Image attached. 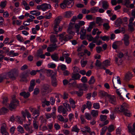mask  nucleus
<instances>
[{
  "instance_id": "b1692460",
  "label": "nucleus",
  "mask_w": 135,
  "mask_h": 135,
  "mask_svg": "<svg viewBox=\"0 0 135 135\" xmlns=\"http://www.w3.org/2000/svg\"><path fill=\"white\" fill-rule=\"evenodd\" d=\"M115 61L116 63L118 65H119L122 64L123 61L122 59L119 58L115 57Z\"/></svg>"
},
{
  "instance_id": "58836bf2",
  "label": "nucleus",
  "mask_w": 135,
  "mask_h": 135,
  "mask_svg": "<svg viewBox=\"0 0 135 135\" xmlns=\"http://www.w3.org/2000/svg\"><path fill=\"white\" fill-rule=\"evenodd\" d=\"M126 116L130 117L131 116V114L129 110H124L122 112Z\"/></svg>"
},
{
  "instance_id": "f704fd0d",
  "label": "nucleus",
  "mask_w": 135,
  "mask_h": 135,
  "mask_svg": "<svg viewBox=\"0 0 135 135\" xmlns=\"http://www.w3.org/2000/svg\"><path fill=\"white\" fill-rule=\"evenodd\" d=\"M69 102L70 105L74 109L75 108V102L73 99L71 98L69 99Z\"/></svg>"
},
{
  "instance_id": "c85d7f7f",
  "label": "nucleus",
  "mask_w": 135,
  "mask_h": 135,
  "mask_svg": "<svg viewBox=\"0 0 135 135\" xmlns=\"http://www.w3.org/2000/svg\"><path fill=\"white\" fill-rule=\"evenodd\" d=\"M98 111L94 110H92L90 113L91 115L93 117H97L98 115Z\"/></svg>"
},
{
  "instance_id": "79ce46f5",
  "label": "nucleus",
  "mask_w": 135,
  "mask_h": 135,
  "mask_svg": "<svg viewBox=\"0 0 135 135\" xmlns=\"http://www.w3.org/2000/svg\"><path fill=\"white\" fill-rule=\"evenodd\" d=\"M55 29H54V31L55 32V33L56 34H57L58 32H60L62 30V28L60 27H59V26H56Z\"/></svg>"
},
{
  "instance_id": "412c9836",
  "label": "nucleus",
  "mask_w": 135,
  "mask_h": 135,
  "mask_svg": "<svg viewBox=\"0 0 135 135\" xmlns=\"http://www.w3.org/2000/svg\"><path fill=\"white\" fill-rule=\"evenodd\" d=\"M63 105L67 111L70 112L71 111V107L69 104L65 102L63 104Z\"/></svg>"
},
{
  "instance_id": "72a5a7b5",
  "label": "nucleus",
  "mask_w": 135,
  "mask_h": 135,
  "mask_svg": "<svg viewBox=\"0 0 135 135\" xmlns=\"http://www.w3.org/2000/svg\"><path fill=\"white\" fill-rule=\"evenodd\" d=\"M132 74L131 72H128L125 75L126 78L128 80H130L132 78Z\"/></svg>"
},
{
  "instance_id": "de8ad7c7",
  "label": "nucleus",
  "mask_w": 135,
  "mask_h": 135,
  "mask_svg": "<svg viewBox=\"0 0 135 135\" xmlns=\"http://www.w3.org/2000/svg\"><path fill=\"white\" fill-rule=\"evenodd\" d=\"M107 128L106 126H105L102 128L101 130L100 134L104 135L107 129Z\"/></svg>"
},
{
  "instance_id": "bf43d9fd",
  "label": "nucleus",
  "mask_w": 135,
  "mask_h": 135,
  "mask_svg": "<svg viewBox=\"0 0 135 135\" xmlns=\"http://www.w3.org/2000/svg\"><path fill=\"white\" fill-rule=\"evenodd\" d=\"M16 37L17 40L20 42H23L24 41L23 37L20 35L19 34L16 35Z\"/></svg>"
},
{
  "instance_id": "9d476101",
  "label": "nucleus",
  "mask_w": 135,
  "mask_h": 135,
  "mask_svg": "<svg viewBox=\"0 0 135 135\" xmlns=\"http://www.w3.org/2000/svg\"><path fill=\"white\" fill-rule=\"evenodd\" d=\"M108 98L109 102L113 105H115L117 104V101L116 98L113 95H108Z\"/></svg>"
},
{
  "instance_id": "393cba45",
  "label": "nucleus",
  "mask_w": 135,
  "mask_h": 135,
  "mask_svg": "<svg viewBox=\"0 0 135 135\" xmlns=\"http://www.w3.org/2000/svg\"><path fill=\"white\" fill-rule=\"evenodd\" d=\"M57 47L56 45L55 46L54 45V44L52 45V46L50 47H48L47 48V50L48 52H52L54 51Z\"/></svg>"
},
{
  "instance_id": "a18cd8bd",
  "label": "nucleus",
  "mask_w": 135,
  "mask_h": 135,
  "mask_svg": "<svg viewBox=\"0 0 135 135\" xmlns=\"http://www.w3.org/2000/svg\"><path fill=\"white\" fill-rule=\"evenodd\" d=\"M123 4L126 6L127 7H128L129 5L131 3L130 0H123Z\"/></svg>"
},
{
  "instance_id": "4468645a",
  "label": "nucleus",
  "mask_w": 135,
  "mask_h": 135,
  "mask_svg": "<svg viewBox=\"0 0 135 135\" xmlns=\"http://www.w3.org/2000/svg\"><path fill=\"white\" fill-rule=\"evenodd\" d=\"M81 77V75L79 73H72L71 78L73 80H79Z\"/></svg>"
},
{
  "instance_id": "39448f33",
  "label": "nucleus",
  "mask_w": 135,
  "mask_h": 135,
  "mask_svg": "<svg viewBox=\"0 0 135 135\" xmlns=\"http://www.w3.org/2000/svg\"><path fill=\"white\" fill-rule=\"evenodd\" d=\"M23 127L28 133L31 134L33 132L34 129L32 126H30V124H24Z\"/></svg>"
},
{
  "instance_id": "a878e982",
  "label": "nucleus",
  "mask_w": 135,
  "mask_h": 135,
  "mask_svg": "<svg viewBox=\"0 0 135 135\" xmlns=\"http://www.w3.org/2000/svg\"><path fill=\"white\" fill-rule=\"evenodd\" d=\"M51 57L52 59L55 61H59V58L57 54H55L51 55Z\"/></svg>"
},
{
  "instance_id": "ea45409f",
  "label": "nucleus",
  "mask_w": 135,
  "mask_h": 135,
  "mask_svg": "<svg viewBox=\"0 0 135 135\" xmlns=\"http://www.w3.org/2000/svg\"><path fill=\"white\" fill-rule=\"evenodd\" d=\"M91 114L88 113H85V118L88 120H90L91 119Z\"/></svg>"
},
{
  "instance_id": "c9c22d12",
  "label": "nucleus",
  "mask_w": 135,
  "mask_h": 135,
  "mask_svg": "<svg viewBox=\"0 0 135 135\" xmlns=\"http://www.w3.org/2000/svg\"><path fill=\"white\" fill-rule=\"evenodd\" d=\"M8 110L7 109L4 107L2 108L0 110V113L2 114H3L7 113Z\"/></svg>"
},
{
  "instance_id": "e2e57ef3",
  "label": "nucleus",
  "mask_w": 135,
  "mask_h": 135,
  "mask_svg": "<svg viewBox=\"0 0 135 135\" xmlns=\"http://www.w3.org/2000/svg\"><path fill=\"white\" fill-rule=\"evenodd\" d=\"M100 37V38H101L102 39V40L103 41H108L109 39V37L107 36H101Z\"/></svg>"
},
{
  "instance_id": "f257e3e1",
  "label": "nucleus",
  "mask_w": 135,
  "mask_h": 135,
  "mask_svg": "<svg viewBox=\"0 0 135 135\" xmlns=\"http://www.w3.org/2000/svg\"><path fill=\"white\" fill-rule=\"evenodd\" d=\"M47 76H49L51 75V83L52 85L54 87H56L57 85V81L56 77V73L53 72L51 70H47Z\"/></svg>"
},
{
  "instance_id": "603ef678",
  "label": "nucleus",
  "mask_w": 135,
  "mask_h": 135,
  "mask_svg": "<svg viewBox=\"0 0 135 135\" xmlns=\"http://www.w3.org/2000/svg\"><path fill=\"white\" fill-rule=\"evenodd\" d=\"M98 7H93L90 9V11L91 13H95L98 11Z\"/></svg>"
},
{
  "instance_id": "052dcab7",
  "label": "nucleus",
  "mask_w": 135,
  "mask_h": 135,
  "mask_svg": "<svg viewBox=\"0 0 135 135\" xmlns=\"http://www.w3.org/2000/svg\"><path fill=\"white\" fill-rule=\"evenodd\" d=\"M58 119L60 122H64V118L61 115H59L57 117Z\"/></svg>"
},
{
  "instance_id": "69168bd1",
  "label": "nucleus",
  "mask_w": 135,
  "mask_h": 135,
  "mask_svg": "<svg viewBox=\"0 0 135 135\" xmlns=\"http://www.w3.org/2000/svg\"><path fill=\"white\" fill-rule=\"evenodd\" d=\"M86 37L88 41L90 42L91 41H93L94 38L91 36V35H86Z\"/></svg>"
},
{
  "instance_id": "20e7f679",
  "label": "nucleus",
  "mask_w": 135,
  "mask_h": 135,
  "mask_svg": "<svg viewBox=\"0 0 135 135\" xmlns=\"http://www.w3.org/2000/svg\"><path fill=\"white\" fill-rule=\"evenodd\" d=\"M12 99V101L9 105V108L11 110L15 108L19 104V102L17 100L14 98Z\"/></svg>"
},
{
  "instance_id": "1a4fd4ad",
  "label": "nucleus",
  "mask_w": 135,
  "mask_h": 135,
  "mask_svg": "<svg viewBox=\"0 0 135 135\" xmlns=\"http://www.w3.org/2000/svg\"><path fill=\"white\" fill-rule=\"evenodd\" d=\"M49 89V86L47 84L44 85L41 90V92L42 95H45L48 93L47 91Z\"/></svg>"
},
{
  "instance_id": "aec40b11",
  "label": "nucleus",
  "mask_w": 135,
  "mask_h": 135,
  "mask_svg": "<svg viewBox=\"0 0 135 135\" xmlns=\"http://www.w3.org/2000/svg\"><path fill=\"white\" fill-rule=\"evenodd\" d=\"M128 105L126 103H123L121 105L120 108V111L121 112L127 110V109L128 107Z\"/></svg>"
},
{
  "instance_id": "0eeeda50",
  "label": "nucleus",
  "mask_w": 135,
  "mask_h": 135,
  "mask_svg": "<svg viewBox=\"0 0 135 135\" xmlns=\"http://www.w3.org/2000/svg\"><path fill=\"white\" fill-rule=\"evenodd\" d=\"M21 114L24 119H25L26 118V115L28 119H29V118L31 119L32 118L31 114L27 109H25L24 111H22Z\"/></svg>"
},
{
  "instance_id": "dca6fc26",
  "label": "nucleus",
  "mask_w": 135,
  "mask_h": 135,
  "mask_svg": "<svg viewBox=\"0 0 135 135\" xmlns=\"http://www.w3.org/2000/svg\"><path fill=\"white\" fill-rule=\"evenodd\" d=\"M50 41L51 43L54 44V45L56 46V43L57 42V40L55 35H50Z\"/></svg>"
},
{
  "instance_id": "3c124183",
  "label": "nucleus",
  "mask_w": 135,
  "mask_h": 135,
  "mask_svg": "<svg viewBox=\"0 0 135 135\" xmlns=\"http://www.w3.org/2000/svg\"><path fill=\"white\" fill-rule=\"evenodd\" d=\"M42 52L41 50H39L37 54V56H39L41 59H44L45 58V55L41 54L39 55V54H42Z\"/></svg>"
},
{
  "instance_id": "7c9ffc66",
  "label": "nucleus",
  "mask_w": 135,
  "mask_h": 135,
  "mask_svg": "<svg viewBox=\"0 0 135 135\" xmlns=\"http://www.w3.org/2000/svg\"><path fill=\"white\" fill-rule=\"evenodd\" d=\"M122 22V20L119 18L117 19L115 21V25L116 26V27H118L120 25Z\"/></svg>"
},
{
  "instance_id": "ddd939ff",
  "label": "nucleus",
  "mask_w": 135,
  "mask_h": 135,
  "mask_svg": "<svg viewBox=\"0 0 135 135\" xmlns=\"http://www.w3.org/2000/svg\"><path fill=\"white\" fill-rule=\"evenodd\" d=\"M72 36L70 35H66L61 38H60V40L62 41L64 40L65 41H67L70 39L72 38Z\"/></svg>"
},
{
  "instance_id": "cd10ccee",
  "label": "nucleus",
  "mask_w": 135,
  "mask_h": 135,
  "mask_svg": "<svg viewBox=\"0 0 135 135\" xmlns=\"http://www.w3.org/2000/svg\"><path fill=\"white\" fill-rule=\"evenodd\" d=\"M68 6V0H64L63 3L60 4V7L62 9L65 8Z\"/></svg>"
},
{
  "instance_id": "c756f323",
  "label": "nucleus",
  "mask_w": 135,
  "mask_h": 135,
  "mask_svg": "<svg viewBox=\"0 0 135 135\" xmlns=\"http://www.w3.org/2000/svg\"><path fill=\"white\" fill-rule=\"evenodd\" d=\"M22 4L24 6L25 9L26 10H28L30 9V8L28 4L25 1H23Z\"/></svg>"
},
{
  "instance_id": "2eb2a0df",
  "label": "nucleus",
  "mask_w": 135,
  "mask_h": 135,
  "mask_svg": "<svg viewBox=\"0 0 135 135\" xmlns=\"http://www.w3.org/2000/svg\"><path fill=\"white\" fill-rule=\"evenodd\" d=\"M79 34L80 35V38L81 40L84 39L86 34V30L83 28H82Z\"/></svg>"
},
{
  "instance_id": "4d7b16f0",
  "label": "nucleus",
  "mask_w": 135,
  "mask_h": 135,
  "mask_svg": "<svg viewBox=\"0 0 135 135\" xmlns=\"http://www.w3.org/2000/svg\"><path fill=\"white\" fill-rule=\"evenodd\" d=\"M107 118V116L105 115H101L100 116V119L101 121H104Z\"/></svg>"
},
{
  "instance_id": "6ab92c4d",
  "label": "nucleus",
  "mask_w": 135,
  "mask_h": 135,
  "mask_svg": "<svg viewBox=\"0 0 135 135\" xmlns=\"http://www.w3.org/2000/svg\"><path fill=\"white\" fill-rule=\"evenodd\" d=\"M70 55V54L67 53L66 54H65V62L68 64L70 63L71 61V59L69 57Z\"/></svg>"
},
{
  "instance_id": "338daca9",
  "label": "nucleus",
  "mask_w": 135,
  "mask_h": 135,
  "mask_svg": "<svg viewBox=\"0 0 135 135\" xmlns=\"http://www.w3.org/2000/svg\"><path fill=\"white\" fill-rule=\"evenodd\" d=\"M99 95L101 96L104 97L106 96L107 93L106 92H105L104 91L101 90L99 91Z\"/></svg>"
},
{
  "instance_id": "f3484780",
  "label": "nucleus",
  "mask_w": 135,
  "mask_h": 135,
  "mask_svg": "<svg viewBox=\"0 0 135 135\" xmlns=\"http://www.w3.org/2000/svg\"><path fill=\"white\" fill-rule=\"evenodd\" d=\"M102 7L105 10L109 9V5L107 1H104L102 3Z\"/></svg>"
},
{
  "instance_id": "4be33fe9",
  "label": "nucleus",
  "mask_w": 135,
  "mask_h": 135,
  "mask_svg": "<svg viewBox=\"0 0 135 135\" xmlns=\"http://www.w3.org/2000/svg\"><path fill=\"white\" fill-rule=\"evenodd\" d=\"M20 95L23 97L25 98H26L30 96V94L29 92L26 93L25 91H23L21 93H20Z\"/></svg>"
},
{
  "instance_id": "680f3d73",
  "label": "nucleus",
  "mask_w": 135,
  "mask_h": 135,
  "mask_svg": "<svg viewBox=\"0 0 135 135\" xmlns=\"http://www.w3.org/2000/svg\"><path fill=\"white\" fill-rule=\"evenodd\" d=\"M87 108L88 109H90L92 106V103L91 102L89 101H87L86 103Z\"/></svg>"
},
{
  "instance_id": "2f4dec72",
  "label": "nucleus",
  "mask_w": 135,
  "mask_h": 135,
  "mask_svg": "<svg viewBox=\"0 0 135 135\" xmlns=\"http://www.w3.org/2000/svg\"><path fill=\"white\" fill-rule=\"evenodd\" d=\"M73 93L74 94H76L79 97H81L83 94V91L80 89H79L78 91H74L73 92Z\"/></svg>"
},
{
  "instance_id": "37998d69",
  "label": "nucleus",
  "mask_w": 135,
  "mask_h": 135,
  "mask_svg": "<svg viewBox=\"0 0 135 135\" xmlns=\"http://www.w3.org/2000/svg\"><path fill=\"white\" fill-rule=\"evenodd\" d=\"M30 13L32 15L37 16L40 15L41 13L40 12H37L36 10H33L30 11Z\"/></svg>"
},
{
  "instance_id": "f8f14e48",
  "label": "nucleus",
  "mask_w": 135,
  "mask_h": 135,
  "mask_svg": "<svg viewBox=\"0 0 135 135\" xmlns=\"http://www.w3.org/2000/svg\"><path fill=\"white\" fill-rule=\"evenodd\" d=\"M133 128H132L131 124H129L128 126V131L129 132L131 133L132 135H135V122L133 125Z\"/></svg>"
},
{
  "instance_id": "9b49d317",
  "label": "nucleus",
  "mask_w": 135,
  "mask_h": 135,
  "mask_svg": "<svg viewBox=\"0 0 135 135\" xmlns=\"http://www.w3.org/2000/svg\"><path fill=\"white\" fill-rule=\"evenodd\" d=\"M68 86L70 88L75 87H78V85L76 81L73 80L71 79H70L69 80Z\"/></svg>"
},
{
  "instance_id": "5fc2aeb1",
  "label": "nucleus",
  "mask_w": 135,
  "mask_h": 135,
  "mask_svg": "<svg viewBox=\"0 0 135 135\" xmlns=\"http://www.w3.org/2000/svg\"><path fill=\"white\" fill-rule=\"evenodd\" d=\"M67 53H64L63 52L62 53V56H61L59 59V60L62 61H64V58L65 59V54H66Z\"/></svg>"
},
{
  "instance_id": "7ed1b4c3",
  "label": "nucleus",
  "mask_w": 135,
  "mask_h": 135,
  "mask_svg": "<svg viewBox=\"0 0 135 135\" xmlns=\"http://www.w3.org/2000/svg\"><path fill=\"white\" fill-rule=\"evenodd\" d=\"M51 7L50 4L46 3H44L40 5H38L37 6V9L38 10L41 9L43 11H45L50 9Z\"/></svg>"
},
{
  "instance_id": "f03ea898",
  "label": "nucleus",
  "mask_w": 135,
  "mask_h": 135,
  "mask_svg": "<svg viewBox=\"0 0 135 135\" xmlns=\"http://www.w3.org/2000/svg\"><path fill=\"white\" fill-rule=\"evenodd\" d=\"M6 76L13 80H15L18 75V71L16 68H13L9 70V71L6 74Z\"/></svg>"
},
{
  "instance_id": "6e6552de",
  "label": "nucleus",
  "mask_w": 135,
  "mask_h": 135,
  "mask_svg": "<svg viewBox=\"0 0 135 135\" xmlns=\"http://www.w3.org/2000/svg\"><path fill=\"white\" fill-rule=\"evenodd\" d=\"M129 37L128 35L127 34H125L124 35L123 40L124 41V45L126 46H129Z\"/></svg>"
},
{
  "instance_id": "bb28decb",
  "label": "nucleus",
  "mask_w": 135,
  "mask_h": 135,
  "mask_svg": "<svg viewBox=\"0 0 135 135\" xmlns=\"http://www.w3.org/2000/svg\"><path fill=\"white\" fill-rule=\"evenodd\" d=\"M110 65V62L108 60H106L103 61L102 64V65L103 67H107Z\"/></svg>"
},
{
  "instance_id": "a211bd4d",
  "label": "nucleus",
  "mask_w": 135,
  "mask_h": 135,
  "mask_svg": "<svg viewBox=\"0 0 135 135\" xmlns=\"http://www.w3.org/2000/svg\"><path fill=\"white\" fill-rule=\"evenodd\" d=\"M61 21V18L60 17H57L55 20L54 24V29L55 30L56 26H59V23Z\"/></svg>"
},
{
  "instance_id": "864d4df0",
  "label": "nucleus",
  "mask_w": 135,
  "mask_h": 135,
  "mask_svg": "<svg viewBox=\"0 0 135 135\" xmlns=\"http://www.w3.org/2000/svg\"><path fill=\"white\" fill-rule=\"evenodd\" d=\"M73 0H69V1L68 0V6L67 7L70 8L73 5L74 2L72 3Z\"/></svg>"
},
{
  "instance_id": "09e8293b",
  "label": "nucleus",
  "mask_w": 135,
  "mask_h": 135,
  "mask_svg": "<svg viewBox=\"0 0 135 135\" xmlns=\"http://www.w3.org/2000/svg\"><path fill=\"white\" fill-rule=\"evenodd\" d=\"M93 107L95 109H98L100 108V105L99 103H94Z\"/></svg>"
},
{
  "instance_id": "0e129e2a",
  "label": "nucleus",
  "mask_w": 135,
  "mask_h": 135,
  "mask_svg": "<svg viewBox=\"0 0 135 135\" xmlns=\"http://www.w3.org/2000/svg\"><path fill=\"white\" fill-rule=\"evenodd\" d=\"M103 26L104 29L107 30H108L110 28L109 23H104Z\"/></svg>"
},
{
  "instance_id": "423d86ee",
  "label": "nucleus",
  "mask_w": 135,
  "mask_h": 135,
  "mask_svg": "<svg viewBox=\"0 0 135 135\" xmlns=\"http://www.w3.org/2000/svg\"><path fill=\"white\" fill-rule=\"evenodd\" d=\"M57 111L60 113H62L64 116L67 115L68 113L66 109L62 105L59 106L57 108Z\"/></svg>"
},
{
  "instance_id": "473e14b6",
  "label": "nucleus",
  "mask_w": 135,
  "mask_h": 135,
  "mask_svg": "<svg viewBox=\"0 0 135 135\" xmlns=\"http://www.w3.org/2000/svg\"><path fill=\"white\" fill-rule=\"evenodd\" d=\"M55 94V97L57 98V102L59 103L60 102V98L62 97V95L59 93H56Z\"/></svg>"
},
{
  "instance_id": "6e6d98bb",
  "label": "nucleus",
  "mask_w": 135,
  "mask_h": 135,
  "mask_svg": "<svg viewBox=\"0 0 135 135\" xmlns=\"http://www.w3.org/2000/svg\"><path fill=\"white\" fill-rule=\"evenodd\" d=\"M71 131L78 133L79 131V129L77 127V125H75L73 127Z\"/></svg>"
},
{
  "instance_id": "4c0bfd02",
  "label": "nucleus",
  "mask_w": 135,
  "mask_h": 135,
  "mask_svg": "<svg viewBox=\"0 0 135 135\" xmlns=\"http://www.w3.org/2000/svg\"><path fill=\"white\" fill-rule=\"evenodd\" d=\"M115 128V127H114L113 125L111 124L109 126L107 129L108 132H111L114 131Z\"/></svg>"
},
{
  "instance_id": "c03bdc74",
  "label": "nucleus",
  "mask_w": 135,
  "mask_h": 135,
  "mask_svg": "<svg viewBox=\"0 0 135 135\" xmlns=\"http://www.w3.org/2000/svg\"><path fill=\"white\" fill-rule=\"evenodd\" d=\"M33 126L35 129L37 130L38 127V122L36 120H34L33 122Z\"/></svg>"
},
{
  "instance_id": "49530a36",
  "label": "nucleus",
  "mask_w": 135,
  "mask_h": 135,
  "mask_svg": "<svg viewBox=\"0 0 135 135\" xmlns=\"http://www.w3.org/2000/svg\"><path fill=\"white\" fill-rule=\"evenodd\" d=\"M95 79L93 76H91L90 79V80L88 81L89 84L91 85L94 84L95 82Z\"/></svg>"
},
{
  "instance_id": "5701e85b",
  "label": "nucleus",
  "mask_w": 135,
  "mask_h": 135,
  "mask_svg": "<svg viewBox=\"0 0 135 135\" xmlns=\"http://www.w3.org/2000/svg\"><path fill=\"white\" fill-rule=\"evenodd\" d=\"M73 12L70 11H68L65 13L64 16L65 17L69 18L73 15Z\"/></svg>"
},
{
  "instance_id": "e433bc0d",
  "label": "nucleus",
  "mask_w": 135,
  "mask_h": 135,
  "mask_svg": "<svg viewBox=\"0 0 135 135\" xmlns=\"http://www.w3.org/2000/svg\"><path fill=\"white\" fill-rule=\"evenodd\" d=\"M17 131L22 133H23L25 132V131L24 130L23 128L20 125H19L17 127Z\"/></svg>"
},
{
  "instance_id": "13d9d810",
  "label": "nucleus",
  "mask_w": 135,
  "mask_h": 135,
  "mask_svg": "<svg viewBox=\"0 0 135 135\" xmlns=\"http://www.w3.org/2000/svg\"><path fill=\"white\" fill-rule=\"evenodd\" d=\"M75 27L76 30V32L77 34L79 35L80 33L79 31L80 26L79 24H76L75 26Z\"/></svg>"
},
{
  "instance_id": "a19ab883",
  "label": "nucleus",
  "mask_w": 135,
  "mask_h": 135,
  "mask_svg": "<svg viewBox=\"0 0 135 135\" xmlns=\"http://www.w3.org/2000/svg\"><path fill=\"white\" fill-rule=\"evenodd\" d=\"M5 79H8L6 74H2L0 76V83H1Z\"/></svg>"
},
{
  "instance_id": "8fccbe9b",
  "label": "nucleus",
  "mask_w": 135,
  "mask_h": 135,
  "mask_svg": "<svg viewBox=\"0 0 135 135\" xmlns=\"http://www.w3.org/2000/svg\"><path fill=\"white\" fill-rule=\"evenodd\" d=\"M40 114V111L39 109H35L34 110L33 113H32L33 116H35L36 115Z\"/></svg>"
},
{
  "instance_id": "774afa93",
  "label": "nucleus",
  "mask_w": 135,
  "mask_h": 135,
  "mask_svg": "<svg viewBox=\"0 0 135 135\" xmlns=\"http://www.w3.org/2000/svg\"><path fill=\"white\" fill-rule=\"evenodd\" d=\"M93 43H94L93 42H91L90 43L89 45V47L90 48L91 51H92L93 48L95 46V45Z\"/></svg>"
}]
</instances>
